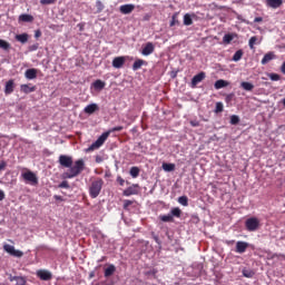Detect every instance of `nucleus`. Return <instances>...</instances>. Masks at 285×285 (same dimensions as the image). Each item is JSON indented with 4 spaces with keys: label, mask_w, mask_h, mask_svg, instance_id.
Here are the masks:
<instances>
[{
    "label": "nucleus",
    "mask_w": 285,
    "mask_h": 285,
    "mask_svg": "<svg viewBox=\"0 0 285 285\" xmlns=\"http://www.w3.org/2000/svg\"><path fill=\"white\" fill-rule=\"evenodd\" d=\"M121 130H124V126H117L101 134V136L87 149L88 153L101 148L102 144H106V139L110 137V132H121Z\"/></svg>",
    "instance_id": "f03ea898"
},
{
    "label": "nucleus",
    "mask_w": 285,
    "mask_h": 285,
    "mask_svg": "<svg viewBox=\"0 0 285 285\" xmlns=\"http://www.w3.org/2000/svg\"><path fill=\"white\" fill-rule=\"evenodd\" d=\"M190 126H193V128H199V121L198 120H191L189 121Z\"/></svg>",
    "instance_id": "de8ad7c7"
},
{
    "label": "nucleus",
    "mask_w": 285,
    "mask_h": 285,
    "mask_svg": "<svg viewBox=\"0 0 285 285\" xmlns=\"http://www.w3.org/2000/svg\"><path fill=\"white\" fill-rule=\"evenodd\" d=\"M137 186H139V185H134V186H130V187H128L127 189H125L124 191H122V195L125 196V197H130V195H137Z\"/></svg>",
    "instance_id": "6ab92c4d"
},
{
    "label": "nucleus",
    "mask_w": 285,
    "mask_h": 285,
    "mask_svg": "<svg viewBox=\"0 0 285 285\" xmlns=\"http://www.w3.org/2000/svg\"><path fill=\"white\" fill-rule=\"evenodd\" d=\"M141 66H148V62L144 59H137L132 65V70H140Z\"/></svg>",
    "instance_id": "5701e85b"
},
{
    "label": "nucleus",
    "mask_w": 285,
    "mask_h": 285,
    "mask_svg": "<svg viewBox=\"0 0 285 285\" xmlns=\"http://www.w3.org/2000/svg\"><path fill=\"white\" fill-rule=\"evenodd\" d=\"M132 204H135V200H128V199H125L124 200V210H128V208H130V206H132Z\"/></svg>",
    "instance_id": "a19ab883"
},
{
    "label": "nucleus",
    "mask_w": 285,
    "mask_h": 285,
    "mask_svg": "<svg viewBox=\"0 0 285 285\" xmlns=\"http://www.w3.org/2000/svg\"><path fill=\"white\" fill-rule=\"evenodd\" d=\"M169 26L170 28H173L174 26H179V20H177V13L173 14Z\"/></svg>",
    "instance_id": "58836bf2"
},
{
    "label": "nucleus",
    "mask_w": 285,
    "mask_h": 285,
    "mask_svg": "<svg viewBox=\"0 0 285 285\" xmlns=\"http://www.w3.org/2000/svg\"><path fill=\"white\" fill-rule=\"evenodd\" d=\"M102 161H104V159L101 158V156L96 157V163L97 164H101Z\"/></svg>",
    "instance_id": "6e6d98bb"
},
{
    "label": "nucleus",
    "mask_w": 285,
    "mask_h": 285,
    "mask_svg": "<svg viewBox=\"0 0 285 285\" xmlns=\"http://www.w3.org/2000/svg\"><path fill=\"white\" fill-rule=\"evenodd\" d=\"M273 59H275V53L273 51H269L264 55L261 63H262V66H266V63L273 61Z\"/></svg>",
    "instance_id": "dca6fc26"
},
{
    "label": "nucleus",
    "mask_w": 285,
    "mask_h": 285,
    "mask_svg": "<svg viewBox=\"0 0 285 285\" xmlns=\"http://www.w3.org/2000/svg\"><path fill=\"white\" fill-rule=\"evenodd\" d=\"M91 88H94V90L101 91L104 90V88H106V83L102 80L98 79L92 82Z\"/></svg>",
    "instance_id": "aec40b11"
},
{
    "label": "nucleus",
    "mask_w": 285,
    "mask_h": 285,
    "mask_svg": "<svg viewBox=\"0 0 285 285\" xmlns=\"http://www.w3.org/2000/svg\"><path fill=\"white\" fill-rule=\"evenodd\" d=\"M234 39H235V35H233V33H226V35L223 37V43H225L226 46H228V43H230Z\"/></svg>",
    "instance_id": "c85d7f7f"
},
{
    "label": "nucleus",
    "mask_w": 285,
    "mask_h": 285,
    "mask_svg": "<svg viewBox=\"0 0 285 285\" xmlns=\"http://www.w3.org/2000/svg\"><path fill=\"white\" fill-rule=\"evenodd\" d=\"M170 215H171L173 217L179 218V217H181V209H180L179 207H175V208H173V209L170 210Z\"/></svg>",
    "instance_id": "72a5a7b5"
},
{
    "label": "nucleus",
    "mask_w": 285,
    "mask_h": 285,
    "mask_svg": "<svg viewBox=\"0 0 285 285\" xmlns=\"http://www.w3.org/2000/svg\"><path fill=\"white\" fill-rule=\"evenodd\" d=\"M240 88H243V90H246L247 92H250L254 90L255 85H253L252 82H248V81H243L240 83Z\"/></svg>",
    "instance_id": "393cba45"
},
{
    "label": "nucleus",
    "mask_w": 285,
    "mask_h": 285,
    "mask_svg": "<svg viewBox=\"0 0 285 285\" xmlns=\"http://www.w3.org/2000/svg\"><path fill=\"white\" fill-rule=\"evenodd\" d=\"M90 277H95V274H94V273H91V274H90Z\"/></svg>",
    "instance_id": "e2e57ef3"
},
{
    "label": "nucleus",
    "mask_w": 285,
    "mask_h": 285,
    "mask_svg": "<svg viewBox=\"0 0 285 285\" xmlns=\"http://www.w3.org/2000/svg\"><path fill=\"white\" fill-rule=\"evenodd\" d=\"M184 26H193V18L189 13H186L184 16Z\"/></svg>",
    "instance_id": "f704fd0d"
},
{
    "label": "nucleus",
    "mask_w": 285,
    "mask_h": 285,
    "mask_svg": "<svg viewBox=\"0 0 285 285\" xmlns=\"http://www.w3.org/2000/svg\"><path fill=\"white\" fill-rule=\"evenodd\" d=\"M266 3L269 8H279L283 3L282 0H266Z\"/></svg>",
    "instance_id": "a878e982"
},
{
    "label": "nucleus",
    "mask_w": 285,
    "mask_h": 285,
    "mask_svg": "<svg viewBox=\"0 0 285 285\" xmlns=\"http://www.w3.org/2000/svg\"><path fill=\"white\" fill-rule=\"evenodd\" d=\"M233 97H234L233 94L227 95V96L225 97L226 104H230V102L233 101Z\"/></svg>",
    "instance_id": "49530a36"
},
{
    "label": "nucleus",
    "mask_w": 285,
    "mask_h": 285,
    "mask_svg": "<svg viewBox=\"0 0 285 285\" xmlns=\"http://www.w3.org/2000/svg\"><path fill=\"white\" fill-rule=\"evenodd\" d=\"M282 104H283V106H284V108H285V98L282 100Z\"/></svg>",
    "instance_id": "680f3d73"
},
{
    "label": "nucleus",
    "mask_w": 285,
    "mask_h": 285,
    "mask_svg": "<svg viewBox=\"0 0 285 285\" xmlns=\"http://www.w3.org/2000/svg\"><path fill=\"white\" fill-rule=\"evenodd\" d=\"M37 72H39L38 69H35V68L27 69L24 72V77L26 79H29V80L37 79Z\"/></svg>",
    "instance_id": "f3484780"
},
{
    "label": "nucleus",
    "mask_w": 285,
    "mask_h": 285,
    "mask_svg": "<svg viewBox=\"0 0 285 285\" xmlns=\"http://www.w3.org/2000/svg\"><path fill=\"white\" fill-rule=\"evenodd\" d=\"M117 181H118V184H119L120 186H124V184H126V180H124V178H121V177H118V178H117Z\"/></svg>",
    "instance_id": "3c124183"
},
{
    "label": "nucleus",
    "mask_w": 285,
    "mask_h": 285,
    "mask_svg": "<svg viewBox=\"0 0 285 285\" xmlns=\"http://www.w3.org/2000/svg\"><path fill=\"white\" fill-rule=\"evenodd\" d=\"M245 228L249 233H255L259 228V219L257 217L247 218L245 222Z\"/></svg>",
    "instance_id": "20e7f679"
},
{
    "label": "nucleus",
    "mask_w": 285,
    "mask_h": 285,
    "mask_svg": "<svg viewBox=\"0 0 285 285\" xmlns=\"http://www.w3.org/2000/svg\"><path fill=\"white\" fill-rule=\"evenodd\" d=\"M97 6L98 8H100V10L104 8V4L101 3V1H97Z\"/></svg>",
    "instance_id": "13d9d810"
},
{
    "label": "nucleus",
    "mask_w": 285,
    "mask_h": 285,
    "mask_svg": "<svg viewBox=\"0 0 285 285\" xmlns=\"http://www.w3.org/2000/svg\"><path fill=\"white\" fill-rule=\"evenodd\" d=\"M0 48H1V50H9L10 49V42H8L3 39H0Z\"/></svg>",
    "instance_id": "c9c22d12"
},
{
    "label": "nucleus",
    "mask_w": 285,
    "mask_h": 285,
    "mask_svg": "<svg viewBox=\"0 0 285 285\" xmlns=\"http://www.w3.org/2000/svg\"><path fill=\"white\" fill-rule=\"evenodd\" d=\"M125 63H126V57H124V56L116 57V58H114V60H112V67H114V68H117V69L124 68V65H125Z\"/></svg>",
    "instance_id": "f8f14e48"
},
{
    "label": "nucleus",
    "mask_w": 285,
    "mask_h": 285,
    "mask_svg": "<svg viewBox=\"0 0 285 285\" xmlns=\"http://www.w3.org/2000/svg\"><path fill=\"white\" fill-rule=\"evenodd\" d=\"M178 204H180L181 206H188V196H180L178 198Z\"/></svg>",
    "instance_id": "4c0bfd02"
},
{
    "label": "nucleus",
    "mask_w": 285,
    "mask_h": 285,
    "mask_svg": "<svg viewBox=\"0 0 285 285\" xmlns=\"http://www.w3.org/2000/svg\"><path fill=\"white\" fill-rule=\"evenodd\" d=\"M269 79L272 81H279V79H282V77L278 73H269Z\"/></svg>",
    "instance_id": "c03bdc74"
},
{
    "label": "nucleus",
    "mask_w": 285,
    "mask_h": 285,
    "mask_svg": "<svg viewBox=\"0 0 285 285\" xmlns=\"http://www.w3.org/2000/svg\"><path fill=\"white\" fill-rule=\"evenodd\" d=\"M22 179H24V181H29L32 186H37V184H39V178H37V175L30 170L22 174Z\"/></svg>",
    "instance_id": "39448f33"
},
{
    "label": "nucleus",
    "mask_w": 285,
    "mask_h": 285,
    "mask_svg": "<svg viewBox=\"0 0 285 285\" xmlns=\"http://www.w3.org/2000/svg\"><path fill=\"white\" fill-rule=\"evenodd\" d=\"M53 198L57 200V202H63V197L59 196V195H55Z\"/></svg>",
    "instance_id": "864d4df0"
},
{
    "label": "nucleus",
    "mask_w": 285,
    "mask_h": 285,
    "mask_svg": "<svg viewBox=\"0 0 285 285\" xmlns=\"http://www.w3.org/2000/svg\"><path fill=\"white\" fill-rule=\"evenodd\" d=\"M85 168H86V163L83 161V159H78L73 163V165H71V167H69L67 171L62 174V178L75 179V177H79V175L83 173Z\"/></svg>",
    "instance_id": "f257e3e1"
},
{
    "label": "nucleus",
    "mask_w": 285,
    "mask_h": 285,
    "mask_svg": "<svg viewBox=\"0 0 285 285\" xmlns=\"http://www.w3.org/2000/svg\"><path fill=\"white\" fill-rule=\"evenodd\" d=\"M78 27H80V31L83 30V24L79 23Z\"/></svg>",
    "instance_id": "052dcab7"
},
{
    "label": "nucleus",
    "mask_w": 285,
    "mask_h": 285,
    "mask_svg": "<svg viewBox=\"0 0 285 285\" xmlns=\"http://www.w3.org/2000/svg\"><path fill=\"white\" fill-rule=\"evenodd\" d=\"M159 219H160V222H165V223L175 222V218L170 214H168V215H160Z\"/></svg>",
    "instance_id": "2f4dec72"
},
{
    "label": "nucleus",
    "mask_w": 285,
    "mask_h": 285,
    "mask_svg": "<svg viewBox=\"0 0 285 285\" xmlns=\"http://www.w3.org/2000/svg\"><path fill=\"white\" fill-rule=\"evenodd\" d=\"M255 43H257V37L254 36L249 39V42H248L250 50H255Z\"/></svg>",
    "instance_id": "ea45409f"
},
{
    "label": "nucleus",
    "mask_w": 285,
    "mask_h": 285,
    "mask_svg": "<svg viewBox=\"0 0 285 285\" xmlns=\"http://www.w3.org/2000/svg\"><path fill=\"white\" fill-rule=\"evenodd\" d=\"M59 164L62 166V168H71L73 164L72 156L60 155Z\"/></svg>",
    "instance_id": "0eeeda50"
},
{
    "label": "nucleus",
    "mask_w": 285,
    "mask_h": 285,
    "mask_svg": "<svg viewBox=\"0 0 285 285\" xmlns=\"http://www.w3.org/2000/svg\"><path fill=\"white\" fill-rule=\"evenodd\" d=\"M37 277L42 282H50V279H52V273L48 269H39L37 272Z\"/></svg>",
    "instance_id": "6e6552de"
},
{
    "label": "nucleus",
    "mask_w": 285,
    "mask_h": 285,
    "mask_svg": "<svg viewBox=\"0 0 285 285\" xmlns=\"http://www.w3.org/2000/svg\"><path fill=\"white\" fill-rule=\"evenodd\" d=\"M262 21H264V18H262V17H256L254 19V23H262Z\"/></svg>",
    "instance_id": "09e8293b"
},
{
    "label": "nucleus",
    "mask_w": 285,
    "mask_h": 285,
    "mask_svg": "<svg viewBox=\"0 0 285 285\" xmlns=\"http://www.w3.org/2000/svg\"><path fill=\"white\" fill-rule=\"evenodd\" d=\"M281 72H282L283 75H285V61L283 62V65H282V67H281Z\"/></svg>",
    "instance_id": "4d7b16f0"
},
{
    "label": "nucleus",
    "mask_w": 285,
    "mask_h": 285,
    "mask_svg": "<svg viewBox=\"0 0 285 285\" xmlns=\"http://www.w3.org/2000/svg\"><path fill=\"white\" fill-rule=\"evenodd\" d=\"M58 188H70V183H68V180H63L62 183H60L58 185Z\"/></svg>",
    "instance_id": "a18cd8bd"
},
{
    "label": "nucleus",
    "mask_w": 285,
    "mask_h": 285,
    "mask_svg": "<svg viewBox=\"0 0 285 285\" xmlns=\"http://www.w3.org/2000/svg\"><path fill=\"white\" fill-rule=\"evenodd\" d=\"M99 110V106L97 104H90L87 107H85L86 115H92Z\"/></svg>",
    "instance_id": "4be33fe9"
},
{
    "label": "nucleus",
    "mask_w": 285,
    "mask_h": 285,
    "mask_svg": "<svg viewBox=\"0 0 285 285\" xmlns=\"http://www.w3.org/2000/svg\"><path fill=\"white\" fill-rule=\"evenodd\" d=\"M35 37L36 39H39V37H41V30H36Z\"/></svg>",
    "instance_id": "5fc2aeb1"
},
{
    "label": "nucleus",
    "mask_w": 285,
    "mask_h": 285,
    "mask_svg": "<svg viewBox=\"0 0 285 285\" xmlns=\"http://www.w3.org/2000/svg\"><path fill=\"white\" fill-rule=\"evenodd\" d=\"M279 257H285V255L279 254Z\"/></svg>",
    "instance_id": "0e129e2a"
},
{
    "label": "nucleus",
    "mask_w": 285,
    "mask_h": 285,
    "mask_svg": "<svg viewBox=\"0 0 285 285\" xmlns=\"http://www.w3.org/2000/svg\"><path fill=\"white\" fill-rule=\"evenodd\" d=\"M102 188H104V180L100 177L94 179L89 186V197H91V199H97V197L101 195Z\"/></svg>",
    "instance_id": "7ed1b4c3"
},
{
    "label": "nucleus",
    "mask_w": 285,
    "mask_h": 285,
    "mask_svg": "<svg viewBox=\"0 0 285 285\" xmlns=\"http://www.w3.org/2000/svg\"><path fill=\"white\" fill-rule=\"evenodd\" d=\"M215 112L216 114L224 112V104L223 102H216Z\"/></svg>",
    "instance_id": "79ce46f5"
},
{
    "label": "nucleus",
    "mask_w": 285,
    "mask_h": 285,
    "mask_svg": "<svg viewBox=\"0 0 285 285\" xmlns=\"http://www.w3.org/2000/svg\"><path fill=\"white\" fill-rule=\"evenodd\" d=\"M244 277H250V274H247L246 272H244Z\"/></svg>",
    "instance_id": "bf43d9fd"
},
{
    "label": "nucleus",
    "mask_w": 285,
    "mask_h": 285,
    "mask_svg": "<svg viewBox=\"0 0 285 285\" xmlns=\"http://www.w3.org/2000/svg\"><path fill=\"white\" fill-rule=\"evenodd\" d=\"M16 39L20 42V43H28V33H22V35H17Z\"/></svg>",
    "instance_id": "7c9ffc66"
},
{
    "label": "nucleus",
    "mask_w": 285,
    "mask_h": 285,
    "mask_svg": "<svg viewBox=\"0 0 285 285\" xmlns=\"http://www.w3.org/2000/svg\"><path fill=\"white\" fill-rule=\"evenodd\" d=\"M3 250H6V253H9V255H11L12 257H23V252L16 249L12 245L6 244L3 246Z\"/></svg>",
    "instance_id": "423d86ee"
},
{
    "label": "nucleus",
    "mask_w": 285,
    "mask_h": 285,
    "mask_svg": "<svg viewBox=\"0 0 285 285\" xmlns=\"http://www.w3.org/2000/svg\"><path fill=\"white\" fill-rule=\"evenodd\" d=\"M19 23H32L35 21V17L28 14V13H22L18 18Z\"/></svg>",
    "instance_id": "ddd939ff"
},
{
    "label": "nucleus",
    "mask_w": 285,
    "mask_h": 285,
    "mask_svg": "<svg viewBox=\"0 0 285 285\" xmlns=\"http://www.w3.org/2000/svg\"><path fill=\"white\" fill-rule=\"evenodd\" d=\"M248 248V243L238 240L236 243V253H239L240 255L243 253H246V249Z\"/></svg>",
    "instance_id": "4468645a"
},
{
    "label": "nucleus",
    "mask_w": 285,
    "mask_h": 285,
    "mask_svg": "<svg viewBox=\"0 0 285 285\" xmlns=\"http://www.w3.org/2000/svg\"><path fill=\"white\" fill-rule=\"evenodd\" d=\"M139 173H140L139 167H131L130 170H129V175H130L134 179H137V177H139Z\"/></svg>",
    "instance_id": "c756f323"
},
{
    "label": "nucleus",
    "mask_w": 285,
    "mask_h": 285,
    "mask_svg": "<svg viewBox=\"0 0 285 285\" xmlns=\"http://www.w3.org/2000/svg\"><path fill=\"white\" fill-rule=\"evenodd\" d=\"M6 166H7L6 161L0 163V171L6 170Z\"/></svg>",
    "instance_id": "603ef678"
},
{
    "label": "nucleus",
    "mask_w": 285,
    "mask_h": 285,
    "mask_svg": "<svg viewBox=\"0 0 285 285\" xmlns=\"http://www.w3.org/2000/svg\"><path fill=\"white\" fill-rule=\"evenodd\" d=\"M163 170H165V173H173L175 170V164L164 163L163 164Z\"/></svg>",
    "instance_id": "bb28decb"
},
{
    "label": "nucleus",
    "mask_w": 285,
    "mask_h": 285,
    "mask_svg": "<svg viewBox=\"0 0 285 285\" xmlns=\"http://www.w3.org/2000/svg\"><path fill=\"white\" fill-rule=\"evenodd\" d=\"M153 52H155V45H153V42H147L141 50V55L144 57H149Z\"/></svg>",
    "instance_id": "9d476101"
},
{
    "label": "nucleus",
    "mask_w": 285,
    "mask_h": 285,
    "mask_svg": "<svg viewBox=\"0 0 285 285\" xmlns=\"http://www.w3.org/2000/svg\"><path fill=\"white\" fill-rule=\"evenodd\" d=\"M242 57H244V51L239 49L234 53L233 61H239Z\"/></svg>",
    "instance_id": "473e14b6"
},
{
    "label": "nucleus",
    "mask_w": 285,
    "mask_h": 285,
    "mask_svg": "<svg viewBox=\"0 0 285 285\" xmlns=\"http://www.w3.org/2000/svg\"><path fill=\"white\" fill-rule=\"evenodd\" d=\"M227 86H230V82L224 79H219L214 83L216 90H222V88H227Z\"/></svg>",
    "instance_id": "a211bd4d"
},
{
    "label": "nucleus",
    "mask_w": 285,
    "mask_h": 285,
    "mask_svg": "<svg viewBox=\"0 0 285 285\" xmlns=\"http://www.w3.org/2000/svg\"><path fill=\"white\" fill-rule=\"evenodd\" d=\"M6 199V193L0 189V202H3Z\"/></svg>",
    "instance_id": "8fccbe9b"
},
{
    "label": "nucleus",
    "mask_w": 285,
    "mask_h": 285,
    "mask_svg": "<svg viewBox=\"0 0 285 285\" xmlns=\"http://www.w3.org/2000/svg\"><path fill=\"white\" fill-rule=\"evenodd\" d=\"M41 6H52L57 0H40Z\"/></svg>",
    "instance_id": "37998d69"
},
{
    "label": "nucleus",
    "mask_w": 285,
    "mask_h": 285,
    "mask_svg": "<svg viewBox=\"0 0 285 285\" xmlns=\"http://www.w3.org/2000/svg\"><path fill=\"white\" fill-rule=\"evenodd\" d=\"M119 10L121 14H130L135 10V4H122Z\"/></svg>",
    "instance_id": "2eb2a0df"
},
{
    "label": "nucleus",
    "mask_w": 285,
    "mask_h": 285,
    "mask_svg": "<svg viewBox=\"0 0 285 285\" xmlns=\"http://www.w3.org/2000/svg\"><path fill=\"white\" fill-rule=\"evenodd\" d=\"M229 124H230L232 126H237V124H239V116H237V115L230 116V121H229Z\"/></svg>",
    "instance_id": "e433bc0d"
},
{
    "label": "nucleus",
    "mask_w": 285,
    "mask_h": 285,
    "mask_svg": "<svg viewBox=\"0 0 285 285\" xmlns=\"http://www.w3.org/2000/svg\"><path fill=\"white\" fill-rule=\"evenodd\" d=\"M20 90L21 92H24V95H30V92H35V90H37V87H30L29 85H21L20 86Z\"/></svg>",
    "instance_id": "b1692460"
},
{
    "label": "nucleus",
    "mask_w": 285,
    "mask_h": 285,
    "mask_svg": "<svg viewBox=\"0 0 285 285\" xmlns=\"http://www.w3.org/2000/svg\"><path fill=\"white\" fill-rule=\"evenodd\" d=\"M14 92V80H9L6 83L4 94L12 95Z\"/></svg>",
    "instance_id": "412c9836"
},
{
    "label": "nucleus",
    "mask_w": 285,
    "mask_h": 285,
    "mask_svg": "<svg viewBox=\"0 0 285 285\" xmlns=\"http://www.w3.org/2000/svg\"><path fill=\"white\" fill-rule=\"evenodd\" d=\"M115 271H117V267H115V265H109L105 269V277H111V275H115Z\"/></svg>",
    "instance_id": "cd10ccee"
},
{
    "label": "nucleus",
    "mask_w": 285,
    "mask_h": 285,
    "mask_svg": "<svg viewBox=\"0 0 285 285\" xmlns=\"http://www.w3.org/2000/svg\"><path fill=\"white\" fill-rule=\"evenodd\" d=\"M9 282H16V285H28V281L24 276H9Z\"/></svg>",
    "instance_id": "9b49d317"
},
{
    "label": "nucleus",
    "mask_w": 285,
    "mask_h": 285,
    "mask_svg": "<svg viewBox=\"0 0 285 285\" xmlns=\"http://www.w3.org/2000/svg\"><path fill=\"white\" fill-rule=\"evenodd\" d=\"M206 79V72L200 71L198 75L194 76L191 79V88H197V83H202Z\"/></svg>",
    "instance_id": "1a4fd4ad"
}]
</instances>
